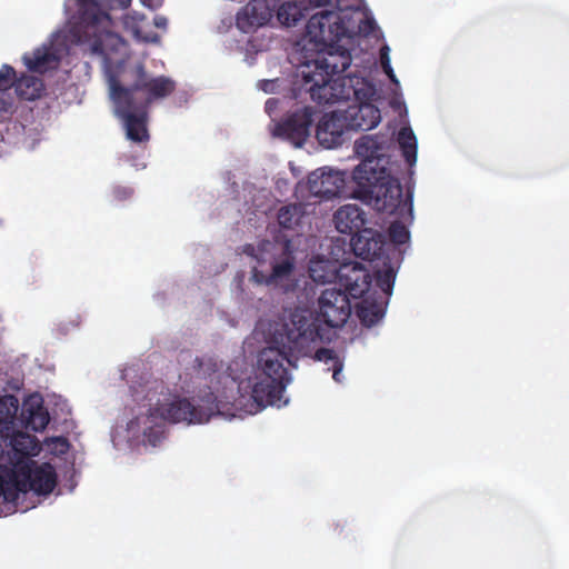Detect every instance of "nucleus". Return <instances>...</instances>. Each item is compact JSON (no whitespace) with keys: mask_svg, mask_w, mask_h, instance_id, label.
<instances>
[{"mask_svg":"<svg viewBox=\"0 0 569 569\" xmlns=\"http://www.w3.org/2000/svg\"><path fill=\"white\" fill-rule=\"evenodd\" d=\"M385 246V237L371 228H365L351 238L353 253L368 261L380 258L383 254Z\"/></svg>","mask_w":569,"mask_h":569,"instance_id":"nucleus-18","label":"nucleus"},{"mask_svg":"<svg viewBox=\"0 0 569 569\" xmlns=\"http://www.w3.org/2000/svg\"><path fill=\"white\" fill-rule=\"evenodd\" d=\"M163 1L164 0H141V3L151 10H156L162 7Z\"/></svg>","mask_w":569,"mask_h":569,"instance_id":"nucleus-40","label":"nucleus"},{"mask_svg":"<svg viewBox=\"0 0 569 569\" xmlns=\"http://www.w3.org/2000/svg\"><path fill=\"white\" fill-rule=\"evenodd\" d=\"M346 34V27L333 9H323L310 17L306 26V38L317 52L325 51Z\"/></svg>","mask_w":569,"mask_h":569,"instance_id":"nucleus-8","label":"nucleus"},{"mask_svg":"<svg viewBox=\"0 0 569 569\" xmlns=\"http://www.w3.org/2000/svg\"><path fill=\"white\" fill-rule=\"evenodd\" d=\"M302 86L319 104H331L338 101L363 99L375 93V88L359 77H329L319 71L301 66Z\"/></svg>","mask_w":569,"mask_h":569,"instance_id":"nucleus-4","label":"nucleus"},{"mask_svg":"<svg viewBox=\"0 0 569 569\" xmlns=\"http://www.w3.org/2000/svg\"><path fill=\"white\" fill-rule=\"evenodd\" d=\"M303 216L305 207L301 203H290L278 210L277 220L281 228L293 230L299 226Z\"/></svg>","mask_w":569,"mask_h":569,"instance_id":"nucleus-29","label":"nucleus"},{"mask_svg":"<svg viewBox=\"0 0 569 569\" xmlns=\"http://www.w3.org/2000/svg\"><path fill=\"white\" fill-rule=\"evenodd\" d=\"M313 108L303 107L283 119L276 127V133L282 137L296 147H301L310 133V128L313 122Z\"/></svg>","mask_w":569,"mask_h":569,"instance_id":"nucleus-12","label":"nucleus"},{"mask_svg":"<svg viewBox=\"0 0 569 569\" xmlns=\"http://www.w3.org/2000/svg\"><path fill=\"white\" fill-rule=\"evenodd\" d=\"M16 70L10 64H3L0 69V118L11 112L14 99L11 90L14 83Z\"/></svg>","mask_w":569,"mask_h":569,"instance_id":"nucleus-25","label":"nucleus"},{"mask_svg":"<svg viewBox=\"0 0 569 569\" xmlns=\"http://www.w3.org/2000/svg\"><path fill=\"white\" fill-rule=\"evenodd\" d=\"M309 276L315 282L326 283L338 280L352 298H361L371 286L369 271L360 263L343 264L338 269L329 260L312 259L309 264Z\"/></svg>","mask_w":569,"mask_h":569,"instance_id":"nucleus-6","label":"nucleus"},{"mask_svg":"<svg viewBox=\"0 0 569 569\" xmlns=\"http://www.w3.org/2000/svg\"><path fill=\"white\" fill-rule=\"evenodd\" d=\"M336 229L340 233L351 234L352 237L365 229L366 213L356 204H346L340 207L335 216Z\"/></svg>","mask_w":569,"mask_h":569,"instance_id":"nucleus-21","label":"nucleus"},{"mask_svg":"<svg viewBox=\"0 0 569 569\" xmlns=\"http://www.w3.org/2000/svg\"><path fill=\"white\" fill-rule=\"evenodd\" d=\"M22 417L26 427L33 431H42L47 428L50 417L43 406L42 398L38 395L30 396L22 405Z\"/></svg>","mask_w":569,"mask_h":569,"instance_id":"nucleus-22","label":"nucleus"},{"mask_svg":"<svg viewBox=\"0 0 569 569\" xmlns=\"http://www.w3.org/2000/svg\"><path fill=\"white\" fill-rule=\"evenodd\" d=\"M349 130L345 112L333 111L321 118L316 129V137L321 146L331 149L343 143L345 134Z\"/></svg>","mask_w":569,"mask_h":569,"instance_id":"nucleus-16","label":"nucleus"},{"mask_svg":"<svg viewBox=\"0 0 569 569\" xmlns=\"http://www.w3.org/2000/svg\"><path fill=\"white\" fill-rule=\"evenodd\" d=\"M114 103L116 114L123 121L126 136L136 143H146L150 139L148 131V111L129 102L128 93L110 94Z\"/></svg>","mask_w":569,"mask_h":569,"instance_id":"nucleus-9","label":"nucleus"},{"mask_svg":"<svg viewBox=\"0 0 569 569\" xmlns=\"http://www.w3.org/2000/svg\"><path fill=\"white\" fill-rule=\"evenodd\" d=\"M244 253L248 254V256H251V257H254L257 260H258V263H261L262 261H264V251L262 249H257L252 244H247L244 247Z\"/></svg>","mask_w":569,"mask_h":569,"instance_id":"nucleus-36","label":"nucleus"},{"mask_svg":"<svg viewBox=\"0 0 569 569\" xmlns=\"http://www.w3.org/2000/svg\"><path fill=\"white\" fill-rule=\"evenodd\" d=\"M352 297L346 288L343 290L328 288L323 290L318 299L319 317L330 328L342 327L351 315Z\"/></svg>","mask_w":569,"mask_h":569,"instance_id":"nucleus-11","label":"nucleus"},{"mask_svg":"<svg viewBox=\"0 0 569 569\" xmlns=\"http://www.w3.org/2000/svg\"><path fill=\"white\" fill-rule=\"evenodd\" d=\"M201 405H193L187 398H176L170 402L160 403L156 408L157 415L171 423H203L216 413L220 412L221 406L214 392H206L199 397Z\"/></svg>","mask_w":569,"mask_h":569,"instance_id":"nucleus-7","label":"nucleus"},{"mask_svg":"<svg viewBox=\"0 0 569 569\" xmlns=\"http://www.w3.org/2000/svg\"><path fill=\"white\" fill-rule=\"evenodd\" d=\"M380 63H381V67L386 66V63L390 64L389 47L388 46H383L380 49Z\"/></svg>","mask_w":569,"mask_h":569,"instance_id":"nucleus-39","label":"nucleus"},{"mask_svg":"<svg viewBox=\"0 0 569 569\" xmlns=\"http://www.w3.org/2000/svg\"><path fill=\"white\" fill-rule=\"evenodd\" d=\"M382 70H383V72L388 76V78H389L392 82L398 83V80H397V78H396V74H395V72H393V69H392L391 64H387V63H386V66H382Z\"/></svg>","mask_w":569,"mask_h":569,"instance_id":"nucleus-42","label":"nucleus"},{"mask_svg":"<svg viewBox=\"0 0 569 569\" xmlns=\"http://www.w3.org/2000/svg\"><path fill=\"white\" fill-rule=\"evenodd\" d=\"M390 240L396 244H405L409 240V231L407 227L399 222H392L388 229Z\"/></svg>","mask_w":569,"mask_h":569,"instance_id":"nucleus-34","label":"nucleus"},{"mask_svg":"<svg viewBox=\"0 0 569 569\" xmlns=\"http://www.w3.org/2000/svg\"><path fill=\"white\" fill-rule=\"evenodd\" d=\"M18 410V400L14 396L0 398V420L12 419Z\"/></svg>","mask_w":569,"mask_h":569,"instance_id":"nucleus-33","label":"nucleus"},{"mask_svg":"<svg viewBox=\"0 0 569 569\" xmlns=\"http://www.w3.org/2000/svg\"><path fill=\"white\" fill-rule=\"evenodd\" d=\"M222 365L212 356L196 357L190 368V373L197 380L208 381L207 387L209 392H213L212 389L218 390V385L222 382V379L227 380L228 377L221 372Z\"/></svg>","mask_w":569,"mask_h":569,"instance_id":"nucleus-20","label":"nucleus"},{"mask_svg":"<svg viewBox=\"0 0 569 569\" xmlns=\"http://www.w3.org/2000/svg\"><path fill=\"white\" fill-rule=\"evenodd\" d=\"M4 458H0V498L6 502H14L19 498V488L16 482V472L10 469Z\"/></svg>","mask_w":569,"mask_h":569,"instance_id":"nucleus-28","label":"nucleus"},{"mask_svg":"<svg viewBox=\"0 0 569 569\" xmlns=\"http://www.w3.org/2000/svg\"><path fill=\"white\" fill-rule=\"evenodd\" d=\"M153 23L159 29H166L168 24V19L164 16H156L153 19Z\"/></svg>","mask_w":569,"mask_h":569,"instance_id":"nucleus-41","label":"nucleus"},{"mask_svg":"<svg viewBox=\"0 0 569 569\" xmlns=\"http://www.w3.org/2000/svg\"><path fill=\"white\" fill-rule=\"evenodd\" d=\"M376 94L368 96L363 99H353L355 103L350 104L345 112V120L349 124L350 130L368 131L376 128L381 121V113L377 106L370 100Z\"/></svg>","mask_w":569,"mask_h":569,"instance_id":"nucleus-15","label":"nucleus"},{"mask_svg":"<svg viewBox=\"0 0 569 569\" xmlns=\"http://www.w3.org/2000/svg\"><path fill=\"white\" fill-rule=\"evenodd\" d=\"M117 198L119 199H126L127 197H129L131 194V191L127 190V189H117L114 191Z\"/></svg>","mask_w":569,"mask_h":569,"instance_id":"nucleus-43","label":"nucleus"},{"mask_svg":"<svg viewBox=\"0 0 569 569\" xmlns=\"http://www.w3.org/2000/svg\"><path fill=\"white\" fill-rule=\"evenodd\" d=\"M347 172L318 169L308 176V190L310 194L321 199L340 197L345 192Z\"/></svg>","mask_w":569,"mask_h":569,"instance_id":"nucleus-13","label":"nucleus"},{"mask_svg":"<svg viewBox=\"0 0 569 569\" xmlns=\"http://www.w3.org/2000/svg\"><path fill=\"white\" fill-rule=\"evenodd\" d=\"M12 88H14V92L20 99L34 100L40 98L44 87L40 78L30 74H21L19 78L17 76L14 77Z\"/></svg>","mask_w":569,"mask_h":569,"instance_id":"nucleus-27","label":"nucleus"},{"mask_svg":"<svg viewBox=\"0 0 569 569\" xmlns=\"http://www.w3.org/2000/svg\"><path fill=\"white\" fill-rule=\"evenodd\" d=\"M358 317L366 327H372L383 317V310L377 305H362L358 310Z\"/></svg>","mask_w":569,"mask_h":569,"instance_id":"nucleus-31","label":"nucleus"},{"mask_svg":"<svg viewBox=\"0 0 569 569\" xmlns=\"http://www.w3.org/2000/svg\"><path fill=\"white\" fill-rule=\"evenodd\" d=\"M134 34L137 38L142 39L146 42H158L159 36L157 33L142 34L139 27L134 29Z\"/></svg>","mask_w":569,"mask_h":569,"instance_id":"nucleus-38","label":"nucleus"},{"mask_svg":"<svg viewBox=\"0 0 569 569\" xmlns=\"http://www.w3.org/2000/svg\"><path fill=\"white\" fill-rule=\"evenodd\" d=\"M323 340L319 325L298 311L292 312L289 321L274 336L277 346H269L259 352V375L246 411L254 415L267 406L280 407L282 395L291 381L284 362L291 365L293 359L308 355L312 342Z\"/></svg>","mask_w":569,"mask_h":569,"instance_id":"nucleus-1","label":"nucleus"},{"mask_svg":"<svg viewBox=\"0 0 569 569\" xmlns=\"http://www.w3.org/2000/svg\"><path fill=\"white\" fill-rule=\"evenodd\" d=\"M277 0H251L238 13L236 24L242 32L266 26L273 17Z\"/></svg>","mask_w":569,"mask_h":569,"instance_id":"nucleus-14","label":"nucleus"},{"mask_svg":"<svg viewBox=\"0 0 569 569\" xmlns=\"http://www.w3.org/2000/svg\"><path fill=\"white\" fill-rule=\"evenodd\" d=\"M310 2L318 4V6H327L332 2V0H309Z\"/></svg>","mask_w":569,"mask_h":569,"instance_id":"nucleus-44","label":"nucleus"},{"mask_svg":"<svg viewBox=\"0 0 569 569\" xmlns=\"http://www.w3.org/2000/svg\"><path fill=\"white\" fill-rule=\"evenodd\" d=\"M398 143L402 156L409 166L417 161V139L410 128H401L398 132Z\"/></svg>","mask_w":569,"mask_h":569,"instance_id":"nucleus-30","label":"nucleus"},{"mask_svg":"<svg viewBox=\"0 0 569 569\" xmlns=\"http://www.w3.org/2000/svg\"><path fill=\"white\" fill-rule=\"evenodd\" d=\"M332 370V378L336 382H341V372L343 369L342 360H336L335 365L330 368Z\"/></svg>","mask_w":569,"mask_h":569,"instance_id":"nucleus-37","label":"nucleus"},{"mask_svg":"<svg viewBox=\"0 0 569 569\" xmlns=\"http://www.w3.org/2000/svg\"><path fill=\"white\" fill-rule=\"evenodd\" d=\"M39 450L40 447L34 437L19 433L12 438L11 448L2 452L0 458H4L7 460L4 461L6 465L14 471L24 465L33 463L34 460L31 457L36 456Z\"/></svg>","mask_w":569,"mask_h":569,"instance_id":"nucleus-17","label":"nucleus"},{"mask_svg":"<svg viewBox=\"0 0 569 569\" xmlns=\"http://www.w3.org/2000/svg\"><path fill=\"white\" fill-rule=\"evenodd\" d=\"M315 360L325 362L326 365H335L336 360H340L335 350L329 348H320L315 352Z\"/></svg>","mask_w":569,"mask_h":569,"instance_id":"nucleus-35","label":"nucleus"},{"mask_svg":"<svg viewBox=\"0 0 569 569\" xmlns=\"http://www.w3.org/2000/svg\"><path fill=\"white\" fill-rule=\"evenodd\" d=\"M76 0L77 12L70 28L73 41L102 58L106 67L127 54V42L112 31L113 21L109 10L126 9L131 0Z\"/></svg>","mask_w":569,"mask_h":569,"instance_id":"nucleus-3","label":"nucleus"},{"mask_svg":"<svg viewBox=\"0 0 569 569\" xmlns=\"http://www.w3.org/2000/svg\"><path fill=\"white\" fill-rule=\"evenodd\" d=\"M139 20L143 21L144 20V16H139Z\"/></svg>","mask_w":569,"mask_h":569,"instance_id":"nucleus-45","label":"nucleus"},{"mask_svg":"<svg viewBox=\"0 0 569 569\" xmlns=\"http://www.w3.org/2000/svg\"><path fill=\"white\" fill-rule=\"evenodd\" d=\"M110 94L128 93L129 102L148 111L149 106L162 100L176 90V82L166 76L150 77L142 63L134 67V81L130 87H123L119 80L111 77L109 80Z\"/></svg>","mask_w":569,"mask_h":569,"instance_id":"nucleus-5","label":"nucleus"},{"mask_svg":"<svg viewBox=\"0 0 569 569\" xmlns=\"http://www.w3.org/2000/svg\"><path fill=\"white\" fill-rule=\"evenodd\" d=\"M385 136L367 134L355 143V151L362 161L355 168L352 179L357 183L353 197L370 204L375 210L392 214L403 204L402 188L386 168Z\"/></svg>","mask_w":569,"mask_h":569,"instance_id":"nucleus-2","label":"nucleus"},{"mask_svg":"<svg viewBox=\"0 0 569 569\" xmlns=\"http://www.w3.org/2000/svg\"><path fill=\"white\" fill-rule=\"evenodd\" d=\"M376 284L383 291L386 295H391L396 273L391 267H387L382 270H377L375 273Z\"/></svg>","mask_w":569,"mask_h":569,"instance_id":"nucleus-32","label":"nucleus"},{"mask_svg":"<svg viewBox=\"0 0 569 569\" xmlns=\"http://www.w3.org/2000/svg\"><path fill=\"white\" fill-rule=\"evenodd\" d=\"M310 8H319L320 6L310 2L309 0H295L287 1L276 8L277 20L284 27H292L301 21L306 13L305 11Z\"/></svg>","mask_w":569,"mask_h":569,"instance_id":"nucleus-23","label":"nucleus"},{"mask_svg":"<svg viewBox=\"0 0 569 569\" xmlns=\"http://www.w3.org/2000/svg\"><path fill=\"white\" fill-rule=\"evenodd\" d=\"M14 472L19 493L33 491L38 495H49L57 485L56 470L48 462L38 465L34 461L33 463L24 465L22 468L20 467Z\"/></svg>","mask_w":569,"mask_h":569,"instance_id":"nucleus-10","label":"nucleus"},{"mask_svg":"<svg viewBox=\"0 0 569 569\" xmlns=\"http://www.w3.org/2000/svg\"><path fill=\"white\" fill-rule=\"evenodd\" d=\"M22 59L30 71L40 73L53 68L59 62L57 54L51 50V48L47 47L36 49L32 52V56H29L28 53L23 54Z\"/></svg>","mask_w":569,"mask_h":569,"instance_id":"nucleus-26","label":"nucleus"},{"mask_svg":"<svg viewBox=\"0 0 569 569\" xmlns=\"http://www.w3.org/2000/svg\"><path fill=\"white\" fill-rule=\"evenodd\" d=\"M351 64V56L347 50L340 52H317L312 60H308L302 66L325 73L329 77H343V73Z\"/></svg>","mask_w":569,"mask_h":569,"instance_id":"nucleus-19","label":"nucleus"},{"mask_svg":"<svg viewBox=\"0 0 569 569\" xmlns=\"http://www.w3.org/2000/svg\"><path fill=\"white\" fill-rule=\"evenodd\" d=\"M293 268L295 260L290 254H288L281 261L272 262L271 272L269 274H266L262 270H259L257 266L253 267L252 279L257 283L270 284L289 277Z\"/></svg>","mask_w":569,"mask_h":569,"instance_id":"nucleus-24","label":"nucleus"}]
</instances>
